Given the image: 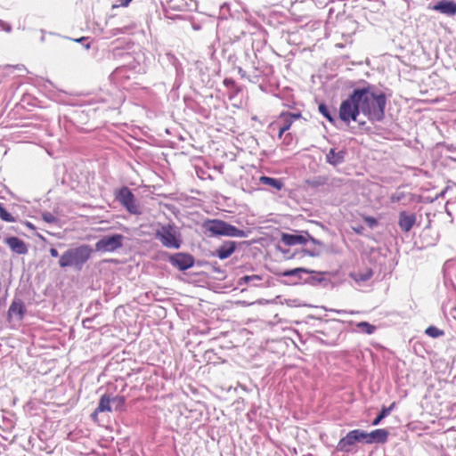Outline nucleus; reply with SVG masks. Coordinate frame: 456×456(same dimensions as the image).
Returning <instances> with one entry per match:
<instances>
[{"label": "nucleus", "mask_w": 456, "mask_h": 456, "mask_svg": "<svg viewBox=\"0 0 456 456\" xmlns=\"http://www.w3.org/2000/svg\"><path fill=\"white\" fill-rule=\"evenodd\" d=\"M361 111L370 121H380L384 118L387 99L384 94H375L369 88L355 90Z\"/></svg>", "instance_id": "f257e3e1"}, {"label": "nucleus", "mask_w": 456, "mask_h": 456, "mask_svg": "<svg viewBox=\"0 0 456 456\" xmlns=\"http://www.w3.org/2000/svg\"><path fill=\"white\" fill-rule=\"evenodd\" d=\"M92 252L93 249L88 245H81L68 249L61 256L59 265L61 268L76 267L81 269L91 257Z\"/></svg>", "instance_id": "f03ea898"}, {"label": "nucleus", "mask_w": 456, "mask_h": 456, "mask_svg": "<svg viewBox=\"0 0 456 456\" xmlns=\"http://www.w3.org/2000/svg\"><path fill=\"white\" fill-rule=\"evenodd\" d=\"M207 228L214 235L236 238L246 237L244 231L239 230L235 226L229 224L222 220L215 219L208 221L207 224Z\"/></svg>", "instance_id": "7ed1b4c3"}, {"label": "nucleus", "mask_w": 456, "mask_h": 456, "mask_svg": "<svg viewBox=\"0 0 456 456\" xmlns=\"http://www.w3.org/2000/svg\"><path fill=\"white\" fill-rule=\"evenodd\" d=\"M361 111L358 102V96L355 95V91L347 98L343 101L339 107V118L346 123L355 121Z\"/></svg>", "instance_id": "20e7f679"}, {"label": "nucleus", "mask_w": 456, "mask_h": 456, "mask_svg": "<svg viewBox=\"0 0 456 456\" xmlns=\"http://www.w3.org/2000/svg\"><path fill=\"white\" fill-rule=\"evenodd\" d=\"M156 237L166 248L177 249L181 246L180 235L173 225L162 226L156 232Z\"/></svg>", "instance_id": "39448f33"}, {"label": "nucleus", "mask_w": 456, "mask_h": 456, "mask_svg": "<svg viewBox=\"0 0 456 456\" xmlns=\"http://www.w3.org/2000/svg\"><path fill=\"white\" fill-rule=\"evenodd\" d=\"M123 240L120 234L103 237L95 243V249L103 253L114 252L122 247Z\"/></svg>", "instance_id": "423d86ee"}, {"label": "nucleus", "mask_w": 456, "mask_h": 456, "mask_svg": "<svg viewBox=\"0 0 456 456\" xmlns=\"http://www.w3.org/2000/svg\"><path fill=\"white\" fill-rule=\"evenodd\" d=\"M118 201L132 214H138L139 210L134 202L133 193L127 188H122L117 192Z\"/></svg>", "instance_id": "0eeeda50"}, {"label": "nucleus", "mask_w": 456, "mask_h": 456, "mask_svg": "<svg viewBox=\"0 0 456 456\" xmlns=\"http://www.w3.org/2000/svg\"><path fill=\"white\" fill-rule=\"evenodd\" d=\"M169 261L172 265L181 271H185L194 265V258L186 253H176L169 258Z\"/></svg>", "instance_id": "6e6552de"}, {"label": "nucleus", "mask_w": 456, "mask_h": 456, "mask_svg": "<svg viewBox=\"0 0 456 456\" xmlns=\"http://www.w3.org/2000/svg\"><path fill=\"white\" fill-rule=\"evenodd\" d=\"M309 239L315 241L306 232L300 234H281L282 242L288 246L305 244Z\"/></svg>", "instance_id": "1a4fd4ad"}, {"label": "nucleus", "mask_w": 456, "mask_h": 456, "mask_svg": "<svg viewBox=\"0 0 456 456\" xmlns=\"http://www.w3.org/2000/svg\"><path fill=\"white\" fill-rule=\"evenodd\" d=\"M357 434L358 429H354L348 432L346 436L342 437L337 444L338 451L349 452L351 446L359 442Z\"/></svg>", "instance_id": "9d476101"}, {"label": "nucleus", "mask_w": 456, "mask_h": 456, "mask_svg": "<svg viewBox=\"0 0 456 456\" xmlns=\"http://www.w3.org/2000/svg\"><path fill=\"white\" fill-rule=\"evenodd\" d=\"M5 243L11 248V250L18 255H26L28 253V247L26 243L14 236L7 237L5 239Z\"/></svg>", "instance_id": "9b49d317"}, {"label": "nucleus", "mask_w": 456, "mask_h": 456, "mask_svg": "<svg viewBox=\"0 0 456 456\" xmlns=\"http://www.w3.org/2000/svg\"><path fill=\"white\" fill-rule=\"evenodd\" d=\"M432 10L437 11L444 15L454 16L456 14V3L452 1L442 0L432 7Z\"/></svg>", "instance_id": "f8f14e48"}, {"label": "nucleus", "mask_w": 456, "mask_h": 456, "mask_svg": "<svg viewBox=\"0 0 456 456\" xmlns=\"http://www.w3.org/2000/svg\"><path fill=\"white\" fill-rule=\"evenodd\" d=\"M236 249V242L232 240L224 241L216 251L220 260L230 257Z\"/></svg>", "instance_id": "ddd939ff"}, {"label": "nucleus", "mask_w": 456, "mask_h": 456, "mask_svg": "<svg viewBox=\"0 0 456 456\" xmlns=\"http://www.w3.org/2000/svg\"><path fill=\"white\" fill-rule=\"evenodd\" d=\"M416 221L415 215H407L405 212L400 213L399 226L404 232H409Z\"/></svg>", "instance_id": "4468645a"}, {"label": "nucleus", "mask_w": 456, "mask_h": 456, "mask_svg": "<svg viewBox=\"0 0 456 456\" xmlns=\"http://www.w3.org/2000/svg\"><path fill=\"white\" fill-rule=\"evenodd\" d=\"M24 315V306L21 302H12L9 307L8 316L10 319L21 320Z\"/></svg>", "instance_id": "2eb2a0df"}, {"label": "nucleus", "mask_w": 456, "mask_h": 456, "mask_svg": "<svg viewBox=\"0 0 456 456\" xmlns=\"http://www.w3.org/2000/svg\"><path fill=\"white\" fill-rule=\"evenodd\" d=\"M372 443H385L388 436V432L386 429H375L370 433Z\"/></svg>", "instance_id": "dca6fc26"}, {"label": "nucleus", "mask_w": 456, "mask_h": 456, "mask_svg": "<svg viewBox=\"0 0 456 456\" xmlns=\"http://www.w3.org/2000/svg\"><path fill=\"white\" fill-rule=\"evenodd\" d=\"M111 401H112L111 398H110L109 396L102 395L100 399L98 407L96 409L100 412H105V411L110 412L111 411V406H110Z\"/></svg>", "instance_id": "f3484780"}, {"label": "nucleus", "mask_w": 456, "mask_h": 456, "mask_svg": "<svg viewBox=\"0 0 456 456\" xmlns=\"http://www.w3.org/2000/svg\"><path fill=\"white\" fill-rule=\"evenodd\" d=\"M343 160L342 152H336L334 149H331L327 154V161L331 165H337Z\"/></svg>", "instance_id": "a211bd4d"}, {"label": "nucleus", "mask_w": 456, "mask_h": 456, "mask_svg": "<svg viewBox=\"0 0 456 456\" xmlns=\"http://www.w3.org/2000/svg\"><path fill=\"white\" fill-rule=\"evenodd\" d=\"M395 406V403H392L388 408L382 407L381 411L379 414V416L376 419H374V420L372 421V425L378 426L380 423V421L394 410Z\"/></svg>", "instance_id": "6ab92c4d"}, {"label": "nucleus", "mask_w": 456, "mask_h": 456, "mask_svg": "<svg viewBox=\"0 0 456 456\" xmlns=\"http://www.w3.org/2000/svg\"><path fill=\"white\" fill-rule=\"evenodd\" d=\"M280 118H282L284 120V126L280 128L278 134V137L281 138L282 134L291 126L292 120L288 113H281L280 115Z\"/></svg>", "instance_id": "aec40b11"}, {"label": "nucleus", "mask_w": 456, "mask_h": 456, "mask_svg": "<svg viewBox=\"0 0 456 456\" xmlns=\"http://www.w3.org/2000/svg\"><path fill=\"white\" fill-rule=\"evenodd\" d=\"M259 181L260 183L273 186L279 191L281 190L283 186L282 183L280 182L279 180L268 176H261L259 178Z\"/></svg>", "instance_id": "412c9836"}, {"label": "nucleus", "mask_w": 456, "mask_h": 456, "mask_svg": "<svg viewBox=\"0 0 456 456\" xmlns=\"http://www.w3.org/2000/svg\"><path fill=\"white\" fill-rule=\"evenodd\" d=\"M300 273H312L313 271H310V270L305 269V268L299 267V268H295V269L284 271V272H282L281 273V275L283 276V277L295 276V275H297Z\"/></svg>", "instance_id": "4be33fe9"}, {"label": "nucleus", "mask_w": 456, "mask_h": 456, "mask_svg": "<svg viewBox=\"0 0 456 456\" xmlns=\"http://www.w3.org/2000/svg\"><path fill=\"white\" fill-rule=\"evenodd\" d=\"M0 218L5 222L13 223L15 218L0 204Z\"/></svg>", "instance_id": "5701e85b"}, {"label": "nucleus", "mask_w": 456, "mask_h": 456, "mask_svg": "<svg viewBox=\"0 0 456 456\" xmlns=\"http://www.w3.org/2000/svg\"><path fill=\"white\" fill-rule=\"evenodd\" d=\"M425 333L431 338H438L444 335V331L435 326H429L426 329Z\"/></svg>", "instance_id": "b1692460"}, {"label": "nucleus", "mask_w": 456, "mask_h": 456, "mask_svg": "<svg viewBox=\"0 0 456 456\" xmlns=\"http://www.w3.org/2000/svg\"><path fill=\"white\" fill-rule=\"evenodd\" d=\"M319 111L322 113V116H324L330 122H333L334 119L330 114V111L325 104H320L318 107Z\"/></svg>", "instance_id": "393cba45"}, {"label": "nucleus", "mask_w": 456, "mask_h": 456, "mask_svg": "<svg viewBox=\"0 0 456 456\" xmlns=\"http://www.w3.org/2000/svg\"><path fill=\"white\" fill-rule=\"evenodd\" d=\"M357 437H358V441L359 442L360 441H363L366 444H371V439H370V433H366V432L358 430Z\"/></svg>", "instance_id": "a878e982"}, {"label": "nucleus", "mask_w": 456, "mask_h": 456, "mask_svg": "<svg viewBox=\"0 0 456 456\" xmlns=\"http://www.w3.org/2000/svg\"><path fill=\"white\" fill-rule=\"evenodd\" d=\"M357 326L359 328H362L367 334L373 333V331L375 330L374 326H372L370 323L365 322L358 323Z\"/></svg>", "instance_id": "bb28decb"}, {"label": "nucleus", "mask_w": 456, "mask_h": 456, "mask_svg": "<svg viewBox=\"0 0 456 456\" xmlns=\"http://www.w3.org/2000/svg\"><path fill=\"white\" fill-rule=\"evenodd\" d=\"M364 221L370 226V227H374L377 225L378 222L377 220L374 218V217H371V216H367V217H364Z\"/></svg>", "instance_id": "cd10ccee"}, {"label": "nucleus", "mask_w": 456, "mask_h": 456, "mask_svg": "<svg viewBox=\"0 0 456 456\" xmlns=\"http://www.w3.org/2000/svg\"><path fill=\"white\" fill-rule=\"evenodd\" d=\"M111 400V402L117 403L119 407H123L125 403V398L123 396H115Z\"/></svg>", "instance_id": "c85d7f7f"}, {"label": "nucleus", "mask_w": 456, "mask_h": 456, "mask_svg": "<svg viewBox=\"0 0 456 456\" xmlns=\"http://www.w3.org/2000/svg\"><path fill=\"white\" fill-rule=\"evenodd\" d=\"M371 275H372L371 271H368L364 277H361V276H356L355 275L354 276V280L355 281H364V280L369 279Z\"/></svg>", "instance_id": "c756f323"}, {"label": "nucleus", "mask_w": 456, "mask_h": 456, "mask_svg": "<svg viewBox=\"0 0 456 456\" xmlns=\"http://www.w3.org/2000/svg\"><path fill=\"white\" fill-rule=\"evenodd\" d=\"M243 279L245 281H253V280H257V281L261 280V278L258 275L245 276Z\"/></svg>", "instance_id": "7c9ffc66"}, {"label": "nucleus", "mask_w": 456, "mask_h": 456, "mask_svg": "<svg viewBox=\"0 0 456 456\" xmlns=\"http://www.w3.org/2000/svg\"><path fill=\"white\" fill-rule=\"evenodd\" d=\"M291 118V120L293 121V119H297V118H301V114L300 113H297V114H291V113H288Z\"/></svg>", "instance_id": "2f4dec72"}, {"label": "nucleus", "mask_w": 456, "mask_h": 456, "mask_svg": "<svg viewBox=\"0 0 456 456\" xmlns=\"http://www.w3.org/2000/svg\"><path fill=\"white\" fill-rule=\"evenodd\" d=\"M50 254L53 257H57L59 256L58 251L53 248L50 249Z\"/></svg>", "instance_id": "473e14b6"}, {"label": "nucleus", "mask_w": 456, "mask_h": 456, "mask_svg": "<svg viewBox=\"0 0 456 456\" xmlns=\"http://www.w3.org/2000/svg\"><path fill=\"white\" fill-rule=\"evenodd\" d=\"M101 413L100 411H98L97 409H95V411L92 413V419L96 421L97 419H98V414Z\"/></svg>", "instance_id": "72a5a7b5"}, {"label": "nucleus", "mask_w": 456, "mask_h": 456, "mask_svg": "<svg viewBox=\"0 0 456 456\" xmlns=\"http://www.w3.org/2000/svg\"><path fill=\"white\" fill-rule=\"evenodd\" d=\"M401 200V197L400 196H392L391 197V200L393 202H395V201H399Z\"/></svg>", "instance_id": "f704fd0d"}, {"label": "nucleus", "mask_w": 456, "mask_h": 456, "mask_svg": "<svg viewBox=\"0 0 456 456\" xmlns=\"http://www.w3.org/2000/svg\"><path fill=\"white\" fill-rule=\"evenodd\" d=\"M132 0H125L124 3L121 4L122 6H127L128 4L131 2Z\"/></svg>", "instance_id": "c9c22d12"}, {"label": "nucleus", "mask_w": 456, "mask_h": 456, "mask_svg": "<svg viewBox=\"0 0 456 456\" xmlns=\"http://www.w3.org/2000/svg\"><path fill=\"white\" fill-rule=\"evenodd\" d=\"M45 219L47 222H51V221H52V218H51V217H45Z\"/></svg>", "instance_id": "e433bc0d"}, {"label": "nucleus", "mask_w": 456, "mask_h": 456, "mask_svg": "<svg viewBox=\"0 0 456 456\" xmlns=\"http://www.w3.org/2000/svg\"><path fill=\"white\" fill-rule=\"evenodd\" d=\"M27 226L29 227V228H32V224H29V223H27Z\"/></svg>", "instance_id": "4c0bfd02"}, {"label": "nucleus", "mask_w": 456, "mask_h": 456, "mask_svg": "<svg viewBox=\"0 0 456 456\" xmlns=\"http://www.w3.org/2000/svg\"><path fill=\"white\" fill-rule=\"evenodd\" d=\"M309 256H314V255L312 253H307Z\"/></svg>", "instance_id": "58836bf2"}]
</instances>
